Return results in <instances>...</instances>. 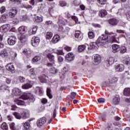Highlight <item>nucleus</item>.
Here are the masks:
<instances>
[{"mask_svg": "<svg viewBox=\"0 0 130 130\" xmlns=\"http://www.w3.org/2000/svg\"><path fill=\"white\" fill-rule=\"evenodd\" d=\"M22 53L24 54V55H26L28 57L29 56H31V53H32V51L30 49H24Z\"/></svg>", "mask_w": 130, "mask_h": 130, "instance_id": "f3484780", "label": "nucleus"}, {"mask_svg": "<svg viewBox=\"0 0 130 130\" xmlns=\"http://www.w3.org/2000/svg\"><path fill=\"white\" fill-rule=\"evenodd\" d=\"M22 8H24L25 9H32V6L28 4L23 5Z\"/></svg>", "mask_w": 130, "mask_h": 130, "instance_id": "bf43d9fd", "label": "nucleus"}, {"mask_svg": "<svg viewBox=\"0 0 130 130\" xmlns=\"http://www.w3.org/2000/svg\"><path fill=\"white\" fill-rule=\"evenodd\" d=\"M19 40L21 43H25V42L27 41V37L23 34L20 36Z\"/></svg>", "mask_w": 130, "mask_h": 130, "instance_id": "473e14b6", "label": "nucleus"}, {"mask_svg": "<svg viewBox=\"0 0 130 130\" xmlns=\"http://www.w3.org/2000/svg\"><path fill=\"white\" fill-rule=\"evenodd\" d=\"M7 42L9 45L12 46L17 43V37L14 36H10L7 39Z\"/></svg>", "mask_w": 130, "mask_h": 130, "instance_id": "7ed1b4c3", "label": "nucleus"}, {"mask_svg": "<svg viewBox=\"0 0 130 130\" xmlns=\"http://www.w3.org/2000/svg\"><path fill=\"white\" fill-rule=\"evenodd\" d=\"M37 29H38V27L36 25L32 26L31 28L32 34H35L36 32H37Z\"/></svg>", "mask_w": 130, "mask_h": 130, "instance_id": "a18cd8bd", "label": "nucleus"}, {"mask_svg": "<svg viewBox=\"0 0 130 130\" xmlns=\"http://www.w3.org/2000/svg\"><path fill=\"white\" fill-rule=\"evenodd\" d=\"M88 35L89 39H93V38H95V33L93 31H89Z\"/></svg>", "mask_w": 130, "mask_h": 130, "instance_id": "4c0bfd02", "label": "nucleus"}, {"mask_svg": "<svg viewBox=\"0 0 130 130\" xmlns=\"http://www.w3.org/2000/svg\"><path fill=\"white\" fill-rule=\"evenodd\" d=\"M125 52H126V48L124 46L121 47L120 53H125Z\"/></svg>", "mask_w": 130, "mask_h": 130, "instance_id": "603ef678", "label": "nucleus"}, {"mask_svg": "<svg viewBox=\"0 0 130 130\" xmlns=\"http://www.w3.org/2000/svg\"><path fill=\"white\" fill-rule=\"evenodd\" d=\"M76 96H77V93L75 92H73L71 93V98L72 100H74L76 98Z\"/></svg>", "mask_w": 130, "mask_h": 130, "instance_id": "052dcab7", "label": "nucleus"}, {"mask_svg": "<svg viewBox=\"0 0 130 130\" xmlns=\"http://www.w3.org/2000/svg\"><path fill=\"white\" fill-rule=\"evenodd\" d=\"M20 19L21 20V21H27V20L28 19V15L25 14V15L21 16L20 17Z\"/></svg>", "mask_w": 130, "mask_h": 130, "instance_id": "de8ad7c7", "label": "nucleus"}, {"mask_svg": "<svg viewBox=\"0 0 130 130\" xmlns=\"http://www.w3.org/2000/svg\"><path fill=\"white\" fill-rule=\"evenodd\" d=\"M24 129H29L30 128V123L29 122H26L23 124Z\"/></svg>", "mask_w": 130, "mask_h": 130, "instance_id": "09e8293b", "label": "nucleus"}, {"mask_svg": "<svg viewBox=\"0 0 130 130\" xmlns=\"http://www.w3.org/2000/svg\"><path fill=\"white\" fill-rule=\"evenodd\" d=\"M115 36H117V35H116V34H115V35L111 37V39H110V41H111V42H114V43H119V40H118V39H117Z\"/></svg>", "mask_w": 130, "mask_h": 130, "instance_id": "b1692460", "label": "nucleus"}, {"mask_svg": "<svg viewBox=\"0 0 130 130\" xmlns=\"http://www.w3.org/2000/svg\"><path fill=\"white\" fill-rule=\"evenodd\" d=\"M60 6L61 7H66L67 6V3L64 1H60Z\"/></svg>", "mask_w": 130, "mask_h": 130, "instance_id": "69168bd1", "label": "nucleus"}, {"mask_svg": "<svg viewBox=\"0 0 130 130\" xmlns=\"http://www.w3.org/2000/svg\"><path fill=\"white\" fill-rule=\"evenodd\" d=\"M92 25L93 27H94V28H101V25L99 24L92 23Z\"/></svg>", "mask_w": 130, "mask_h": 130, "instance_id": "0e129e2a", "label": "nucleus"}, {"mask_svg": "<svg viewBox=\"0 0 130 130\" xmlns=\"http://www.w3.org/2000/svg\"><path fill=\"white\" fill-rule=\"evenodd\" d=\"M19 80L20 82H21V83H24V82H25L26 79H25V78L23 76H20L19 78Z\"/></svg>", "mask_w": 130, "mask_h": 130, "instance_id": "680f3d73", "label": "nucleus"}, {"mask_svg": "<svg viewBox=\"0 0 130 130\" xmlns=\"http://www.w3.org/2000/svg\"><path fill=\"white\" fill-rule=\"evenodd\" d=\"M9 126H10V128L11 130H18V128H16V127L15 126V123L14 122L11 123L9 124Z\"/></svg>", "mask_w": 130, "mask_h": 130, "instance_id": "49530a36", "label": "nucleus"}, {"mask_svg": "<svg viewBox=\"0 0 130 130\" xmlns=\"http://www.w3.org/2000/svg\"><path fill=\"white\" fill-rule=\"evenodd\" d=\"M75 37L78 39V41H81L83 39V34L81 31L77 30L75 31Z\"/></svg>", "mask_w": 130, "mask_h": 130, "instance_id": "6e6552de", "label": "nucleus"}, {"mask_svg": "<svg viewBox=\"0 0 130 130\" xmlns=\"http://www.w3.org/2000/svg\"><path fill=\"white\" fill-rule=\"evenodd\" d=\"M66 23H68V20L63 18L60 19L58 21V26H64Z\"/></svg>", "mask_w": 130, "mask_h": 130, "instance_id": "412c9836", "label": "nucleus"}, {"mask_svg": "<svg viewBox=\"0 0 130 130\" xmlns=\"http://www.w3.org/2000/svg\"><path fill=\"white\" fill-rule=\"evenodd\" d=\"M118 22H119V21L116 18H111L109 20V24L111 25V26H116V25L118 24Z\"/></svg>", "mask_w": 130, "mask_h": 130, "instance_id": "ddd939ff", "label": "nucleus"}, {"mask_svg": "<svg viewBox=\"0 0 130 130\" xmlns=\"http://www.w3.org/2000/svg\"><path fill=\"white\" fill-rule=\"evenodd\" d=\"M14 102L17 104V105H25V102L21 100L16 99L14 100Z\"/></svg>", "mask_w": 130, "mask_h": 130, "instance_id": "2f4dec72", "label": "nucleus"}, {"mask_svg": "<svg viewBox=\"0 0 130 130\" xmlns=\"http://www.w3.org/2000/svg\"><path fill=\"white\" fill-rule=\"evenodd\" d=\"M6 68L7 71H9V72H11V73H15V67L14 66V64H13V63L7 64Z\"/></svg>", "mask_w": 130, "mask_h": 130, "instance_id": "1a4fd4ad", "label": "nucleus"}, {"mask_svg": "<svg viewBox=\"0 0 130 130\" xmlns=\"http://www.w3.org/2000/svg\"><path fill=\"white\" fill-rule=\"evenodd\" d=\"M49 72L51 74H53V75H55L56 73H57V70L55 69V68L53 67L49 70Z\"/></svg>", "mask_w": 130, "mask_h": 130, "instance_id": "a19ab883", "label": "nucleus"}, {"mask_svg": "<svg viewBox=\"0 0 130 130\" xmlns=\"http://www.w3.org/2000/svg\"><path fill=\"white\" fill-rule=\"evenodd\" d=\"M98 102L99 103H100V104H102L105 102V100L104 98H100L98 100Z\"/></svg>", "mask_w": 130, "mask_h": 130, "instance_id": "4d7b16f0", "label": "nucleus"}, {"mask_svg": "<svg viewBox=\"0 0 130 130\" xmlns=\"http://www.w3.org/2000/svg\"><path fill=\"white\" fill-rule=\"evenodd\" d=\"M112 47L113 49V52H114V53L120 50V46L118 45H117V44L112 45Z\"/></svg>", "mask_w": 130, "mask_h": 130, "instance_id": "a211bd4d", "label": "nucleus"}, {"mask_svg": "<svg viewBox=\"0 0 130 130\" xmlns=\"http://www.w3.org/2000/svg\"><path fill=\"white\" fill-rule=\"evenodd\" d=\"M13 92L15 96H20L22 94V91L19 88H14L13 89Z\"/></svg>", "mask_w": 130, "mask_h": 130, "instance_id": "7c9ffc66", "label": "nucleus"}, {"mask_svg": "<svg viewBox=\"0 0 130 130\" xmlns=\"http://www.w3.org/2000/svg\"><path fill=\"white\" fill-rule=\"evenodd\" d=\"M48 78V77L46 76V75H45V74H43L39 77L41 83H46V82H47Z\"/></svg>", "mask_w": 130, "mask_h": 130, "instance_id": "a878e982", "label": "nucleus"}, {"mask_svg": "<svg viewBox=\"0 0 130 130\" xmlns=\"http://www.w3.org/2000/svg\"><path fill=\"white\" fill-rule=\"evenodd\" d=\"M0 55L3 58H8L9 57V52H8V50L3 49L0 52Z\"/></svg>", "mask_w": 130, "mask_h": 130, "instance_id": "9d476101", "label": "nucleus"}, {"mask_svg": "<svg viewBox=\"0 0 130 130\" xmlns=\"http://www.w3.org/2000/svg\"><path fill=\"white\" fill-rule=\"evenodd\" d=\"M13 115L14 116L17 118V119H21L22 118V116L20 113H17V112H15L13 113Z\"/></svg>", "mask_w": 130, "mask_h": 130, "instance_id": "c03bdc74", "label": "nucleus"}, {"mask_svg": "<svg viewBox=\"0 0 130 130\" xmlns=\"http://www.w3.org/2000/svg\"><path fill=\"white\" fill-rule=\"evenodd\" d=\"M52 32H47L46 34V39H48V40L51 39L52 37Z\"/></svg>", "mask_w": 130, "mask_h": 130, "instance_id": "ea45409f", "label": "nucleus"}, {"mask_svg": "<svg viewBox=\"0 0 130 130\" xmlns=\"http://www.w3.org/2000/svg\"><path fill=\"white\" fill-rule=\"evenodd\" d=\"M58 41H59V35H55L52 40V43H57Z\"/></svg>", "mask_w": 130, "mask_h": 130, "instance_id": "cd10ccee", "label": "nucleus"}, {"mask_svg": "<svg viewBox=\"0 0 130 130\" xmlns=\"http://www.w3.org/2000/svg\"><path fill=\"white\" fill-rule=\"evenodd\" d=\"M47 57L49 58L50 61L51 63H48L47 66V67H53V64H54V62H55V61L54 60V56L53 55L51 54H48L47 55Z\"/></svg>", "mask_w": 130, "mask_h": 130, "instance_id": "39448f33", "label": "nucleus"}, {"mask_svg": "<svg viewBox=\"0 0 130 130\" xmlns=\"http://www.w3.org/2000/svg\"><path fill=\"white\" fill-rule=\"evenodd\" d=\"M94 62L95 63H96V64H98L101 62V56L98 54L94 55Z\"/></svg>", "mask_w": 130, "mask_h": 130, "instance_id": "aec40b11", "label": "nucleus"}, {"mask_svg": "<svg viewBox=\"0 0 130 130\" xmlns=\"http://www.w3.org/2000/svg\"><path fill=\"white\" fill-rule=\"evenodd\" d=\"M98 3L102 5H104L107 3V0H98Z\"/></svg>", "mask_w": 130, "mask_h": 130, "instance_id": "3c124183", "label": "nucleus"}, {"mask_svg": "<svg viewBox=\"0 0 130 130\" xmlns=\"http://www.w3.org/2000/svg\"><path fill=\"white\" fill-rule=\"evenodd\" d=\"M116 72H122L124 70V65L123 64H119L115 66Z\"/></svg>", "mask_w": 130, "mask_h": 130, "instance_id": "4468645a", "label": "nucleus"}, {"mask_svg": "<svg viewBox=\"0 0 130 130\" xmlns=\"http://www.w3.org/2000/svg\"><path fill=\"white\" fill-rule=\"evenodd\" d=\"M2 41H3V37L0 35V48H3L4 47V44Z\"/></svg>", "mask_w": 130, "mask_h": 130, "instance_id": "e2e57ef3", "label": "nucleus"}, {"mask_svg": "<svg viewBox=\"0 0 130 130\" xmlns=\"http://www.w3.org/2000/svg\"><path fill=\"white\" fill-rule=\"evenodd\" d=\"M40 39L38 37L34 36L31 39V44L34 47H37L39 45Z\"/></svg>", "mask_w": 130, "mask_h": 130, "instance_id": "20e7f679", "label": "nucleus"}, {"mask_svg": "<svg viewBox=\"0 0 130 130\" xmlns=\"http://www.w3.org/2000/svg\"><path fill=\"white\" fill-rule=\"evenodd\" d=\"M19 22L20 21L18 18H14L12 20V23L13 24V25H18Z\"/></svg>", "mask_w": 130, "mask_h": 130, "instance_id": "8fccbe9b", "label": "nucleus"}, {"mask_svg": "<svg viewBox=\"0 0 130 130\" xmlns=\"http://www.w3.org/2000/svg\"><path fill=\"white\" fill-rule=\"evenodd\" d=\"M65 58L67 61H73L75 59V55L72 53H69L66 55Z\"/></svg>", "mask_w": 130, "mask_h": 130, "instance_id": "423d86ee", "label": "nucleus"}, {"mask_svg": "<svg viewBox=\"0 0 130 130\" xmlns=\"http://www.w3.org/2000/svg\"><path fill=\"white\" fill-rule=\"evenodd\" d=\"M53 52L54 53H56L57 54H60V55H63V52H62V50H58L57 49H54L53 50Z\"/></svg>", "mask_w": 130, "mask_h": 130, "instance_id": "72a5a7b5", "label": "nucleus"}, {"mask_svg": "<svg viewBox=\"0 0 130 130\" xmlns=\"http://www.w3.org/2000/svg\"><path fill=\"white\" fill-rule=\"evenodd\" d=\"M35 21L37 23H41L43 21V17L37 16L35 18Z\"/></svg>", "mask_w": 130, "mask_h": 130, "instance_id": "f704fd0d", "label": "nucleus"}, {"mask_svg": "<svg viewBox=\"0 0 130 130\" xmlns=\"http://www.w3.org/2000/svg\"><path fill=\"white\" fill-rule=\"evenodd\" d=\"M9 17V15L8 14H4L2 16H1L0 18V23H5L7 19Z\"/></svg>", "mask_w": 130, "mask_h": 130, "instance_id": "393cba45", "label": "nucleus"}, {"mask_svg": "<svg viewBox=\"0 0 130 130\" xmlns=\"http://www.w3.org/2000/svg\"><path fill=\"white\" fill-rule=\"evenodd\" d=\"M71 18L72 20H74L76 23H77V21H78V17L76 16H72Z\"/></svg>", "mask_w": 130, "mask_h": 130, "instance_id": "774afa93", "label": "nucleus"}, {"mask_svg": "<svg viewBox=\"0 0 130 130\" xmlns=\"http://www.w3.org/2000/svg\"><path fill=\"white\" fill-rule=\"evenodd\" d=\"M114 62V58H109V63L110 64H112Z\"/></svg>", "mask_w": 130, "mask_h": 130, "instance_id": "338daca9", "label": "nucleus"}, {"mask_svg": "<svg viewBox=\"0 0 130 130\" xmlns=\"http://www.w3.org/2000/svg\"><path fill=\"white\" fill-rule=\"evenodd\" d=\"M120 101V97L119 96V95L116 94L114 98L113 99V103L115 105H117V104H119V102Z\"/></svg>", "mask_w": 130, "mask_h": 130, "instance_id": "f8f14e48", "label": "nucleus"}, {"mask_svg": "<svg viewBox=\"0 0 130 130\" xmlns=\"http://www.w3.org/2000/svg\"><path fill=\"white\" fill-rule=\"evenodd\" d=\"M22 89H29V88H32V84L30 83H26L22 86Z\"/></svg>", "mask_w": 130, "mask_h": 130, "instance_id": "58836bf2", "label": "nucleus"}, {"mask_svg": "<svg viewBox=\"0 0 130 130\" xmlns=\"http://www.w3.org/2000/svg\"><path fill=\"white\" fill-rule=\"evenodd\" d=\"M46 92H47V95L49 97V98L50 99H52V94H51V89H50V88L48 87L47 88Z\"/></svg>", "mask_w": 130, "mask_h": 130, "instance_id": "c9c22d12", "label": "nucleus"}, {"mask_svg": "<svg viewBox=\"0 0 130 130\" xmlns=\"http://www.w3.org/2000/svg\"><path fill=\"white\" fill-rule=\"evenodd\" d=\"M107 15V11L106 10L103 9L100 10L99 13V16L101 18H104Z\"/></svg>", "mask_w": 130, "mask_h": 130, "instance_id": "6ab92c4d", "label": "nucleus"}, {"mask_svg": "<svg viewBox=\"0 0 130 130\" xmlns=\"http://www.w3.org/2000/svg\"><path fill=\"white\" fill-rule=\"evenodd\" d=\"M45 122H46V118L45 117L41 118L37 121V125L39 127H41V126L43 125V124H44Z\"/></svg>", "mask_w": 130, "mask_h": 130, "instance_id": "0eeeda50", "label": "nucleus"}, {"mask_svg": "<svg viewBox=\"0 0 130 130\" xmlns=\"http://www.w3.org/2000/svg\"><path fill=\"white\" fill-rule=\"evenodd\" d=\"M21 118H23V119H26L27 118V113L26 112H23L21 113Z\"/></svg>", "mask_w": 130, "mask_h": 130, "instance_id": "864d4df0", "label": "nucleus"}, {"mask_svg": "<svg viewBox=\"0 0 130 130\" xmlns=\"http://www.w3.org/2000/svg\"><path fill=\"white\" fill-rule=\"evenodd\" d=\"M102 36L103 37H100L98 39L96 42L97 43H101L102 44L105 45V44H108V43L110 42V37H109L108 35L104 36L102 35Z\"/></svg>", "mask_w": 130, "mask_h": 130, "instance_id": "f257e3e1", "label": "nucleus"}, {"mask_svg": "<svg viewBox=\"0 0 130 130\" xmlns=\"http://www.w3.org/2000/svg\"><path fill=\"white\" fill-rule=\"evenodd\" d=\"M1 128L4 130H8L9 129V126H8V124L6 122H4L1 125Z\"/></svg>", "mask_w": 130, "mask_h": 130, "instance_id": "e433bc0d", "label": "nucleus"}, {"mask_svg": "<svg viewBox=\"0 0 130 130\" xmlns=\"http://www.w3.org/2000/svg\"><path fill=\"white\" fill-rule=\"evenodd\" d=\"M29 74L30 75V77H34L36 76V73L34 72V68H31L29 70Z\"/></svg>", "mask_w": 130, "mask_h": 130, "instance_id": "79ce46f5", "label": "nucleus"}, {"mask_svg": "<svg viewBox=\"0 0 130 130\" xmlns=\"http://www.w3.org/2000/svg\"><path fill=\"white\" fill-rule=\"evenodd\" d=\"M88 48H89V45H88L87 44H85L84 45L79 46L78 49L79 52H82V51H84L85 49H88Z\"/></svg>", "mask_w": 130, "mask_h": 130, "instance_id": "9b49d317", "label": "nucleus"}, {"mask_svg": "<svg viewBox=\"0 0 130 130\" xmlns=\"http://www.w3.org/2000/svg\"><path fill=\"white\" fill-rule=\"evenodd\" d=\"M99 44L98 43H97V41L96 42H92L90 43V45H88V50L91 49H94V48H96L97 47L98 45Z\"/></svg>", "mask_w": 130, "mask_h": 130, "instance_id": "bb28decb", "label": "nucleus"}, {"mask_svg": "<svg viewBox=\"0 0 130 130\" xmlns=\"http://www.w3.org/2000/svg\"><path fill=\"white\" fill-rule=\"evenodd\" d=\"M0 29L3 30V32H8L10 30V24L3 25L1 27Z\"/></svg>", "mask_w": 130, "mask_h": 130, "instance_id": "4be33fe9", "label": "nucleus"}, {"mask_svg": "<svg viewBox=\"0 0 130 130\" xmlns=\"http://www.w3.org/2000/svg\"><path fill=\"white\" fill-rule=\"evenodd\" d=\"M118 81V79L116 77H113L111 79V81H110V83H116Z\"/></svg>", "mask_w": 130, "mask_h": 130, "instance_id": "6e6d98bb", "label": "nucleus"}, {"mask_svg": "<svg viewBox=\"0 0 130 130\" xmlns=\"http://www.w3.org/2000/svg\"><path fill=\"white\" fill-rule=\"evenodd\" d=\"M122 62L124 64L130 67V57L128 56L124 57L122 59Z\"/></svg>", "mask_w": 130, "mask_h": 130, "instance_id": "dca6fc26", "label": "nucleus"}, {"mask_svg": "<svg viewBox=\"0 0 130 130\" xmlns=\"http://www.w3.org/2000/svg\"><path fill=\"white\" fill-rule=\"evenodd\" d=\"M115 36H117V35H116V34H115V35L111 37V39H110V41H111V42H114V43H119V40H118V39H117Z\"/></svg>", "mask_w": 130, "mask_h": 130, "instance_id": "5701e85b", "label": "nucleus"}, {"mask_svg": "<svg viewBox=\"0 0 130 130\" xmlns=\"http://www.w3.org/2000/svg\"><path fill=\"white\" fill-rule=\"evenodd\" d=\"M23 100H28V102H34L35 101V98L33 94L30 93H25L22 96Z\"/></svg>", "mask_w": 130, "mask_h": 130, "instance_id": "f03ea898", "label": "nucleus"}, {"mask_svg": "<svg viewBox=\"0 0 130 130\" xmlns=\"http://www.w3.org/2000/svg\"><path fill=\"white\" fill-rule=\"evenodd\" d=\"M103 86H104V87H109V86H110V84L108 81H105L103 82Z\"/></svg>", "mask_w": 130, "mask_h": 130, "instance_id": "13d9d810", "label": "nucleus"}, {"mask_svg": "<svg viewBox=\"0 0 130 130\" xmlns=\"http://www.w3.org/2000/svg\"><path fill=\"white\" fill-rule=\"evenodd\" d=\"M18 32L20 34H25L27 32V27L22 25L18 28Z\"/></svg>", "mask_w": 130, "mask_h": 130, "instance_id": "2eb2a0df", "label": "nucleus"}, {"mask_svg": "<svg viewBox=\"0 0 130 130\" xmlns=\"http://www.w3.org/2000/svg\"><path fill=\"white\" fill-rule=\"evenodd\" d=\"M123 94L124 96H126L127 97H129L130 96V88H126L124 89Z\"/></svg>", "mask_w": 130, "mask_h": 130, "instance_id": "c756f323", "label": "nucleus"}, {"mask_svg": "<svg viewBox=\"0 0 130 130\" xmlns=\"http://www.w3.org/2000/svg\"><path fill=\"white\" fill-rule=\"evenodd\" d=\"M58 31L61 32V33H64V29H63V27L61 25L58 26Z\"/></svg>", "mask_w": 130, "mask_h": 130, "instance_id": "5fc2aeb1", "label": "nucleus"}, {"mask_svg": "<svg viewBox=\"0 0 130 130\" xmlns=\"http://www.w3.org/2000/svg\"><path fill=\"white\" fill-rule=\"evenodd\" d=\"M41 59V58L39 56H36L35 57L32 58L33 62H37L39 61Z\"/></svg>", "mask_w": 130, "mask_h": 130, "instance_id": "37998d69", "label": "nucleus"}, {"mask_svg": "<svg viewBox=\"0 0 130 130\" xmlns=\"http://www.w3.org/2000/svg\"><path fill=\"white\" fill-rule=\"evenodd\" d=\"M36 92L39 94V95H40V96H42L43 95V89H42V87H36Z\"/></svg>", "mask_w": 130, "mask_h": 130, "instance_id": "c85d7f7f", "label": "nucleus"}]
</instances>
